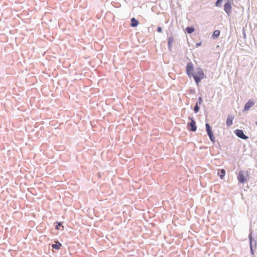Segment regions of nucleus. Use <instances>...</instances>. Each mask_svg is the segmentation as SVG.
<instances>
[{"instance_id":"nucleus-1","label":"nucleus","mask_w":257,"mask_h":257,"mask_svg":"<svg viewBox=\"0 0 257 257\" xmlns=\"http://www.w3.org/2000/svg\"><path fill=\"white\" fill-rule=\"evenodd\" d=\"M192 77L194 79L196 84L198 85L201 80L205 77V75L201 69L197 68Z\"/></svg>"},{"instance_id":"nucleus-2","label":"nucleus","mask_w":257,"mask_h":257,"mask_svg":"<svg viewBox=\"0 0 257 257\" xmlns=\"http://www.w3.org/2000/svg\"><path fill=\"white\" fill-rule=\"evenodd\" d=\"M249 178V173L247 171H240L238 172L237 179L241 183H244Z\"/></svg>"},{"instance_id":"nucleus-3","label":"nucleus","mask_w":257,"mask_h":257,"mask_svg":"<svg viewBox=\"0 0 257 257\" xmlns=\"http://www.w3.org/2000/svg\"><path fill=\"white\" fill-rule=\"evenodd\" d=\"M194 71L193 64L192 62H189L187 63L186 67V74L189 77H191L193 75Z\"/></svg>"},{"instance_id":"nucleus-4","label":"nucleus","mask_w":257,"mask_h":257,"mask_svg":"<svg viewBox=\"0 0 257 257\" xmlns=\"http://www.w3.org/2000/svg\"><path fill=\"white\" fill-rule=\"evenodd\" d=\"M224 10L228 16L231 13L232 3L230 0H228V1L224 4Z\"/></svg>"},{"instance_id":"nucleus-5","label":"nucleus","mask_w":257,"mask_h":257,"mask_svg":"<svg viewBox=\"0 0 257 257\" xmlns=\"http://www.w3.org/2000/svg\"><path fill=\"white\" fill-rule=\"evenodd\" d=\"M205 125H206V131H207V134L209 136L210 140L213 143L215 142V137L213 135V134L211 130L209 124L208 123H206Z\"/></svg>"},{"instance_id":"nucleus-6","label":"nucleus","mask_w":257,"mask_h":257,"mask_svg":"<svg viewBox=\"0 0 257 257\" xmlns=\"http://www.w3.org/2000/svg\"><path fill=\"white\" fill-rule=\"evenodd\" d=\"M254 104V102L253 100H248L244 105L243 108V111H246L248 110Z\"/></svg>"},{"instance_id":"nucleus-7","label":"nucleus","mask_w":257,"mask_h":257,"mask_svg":"<svg viewBox=\"0 0 257 257\" xmlns=\"http://www.w3.org/2000/svg\"><path fill=\"white\" fill-rule=\"evenodd\" d=\"M190 119L191 120V121L190 123H188V127L189 130L192 132H195L197 130L196 122L192 118Z\"/></svg>"},{"instance_id":"nucleus-8","label":"nucleus","mask_w":257,"mask_h":257,"mask_svg":"<svg viewBox=\"0 0 257 257\" xmlns=\"http://www.w3.org/2000/svg\"><path fill=\"white\" fill-rule=\"evenodd\" d=\"M235 134L238 137L241 139L246 140L248 138V137L244 134L242 130L238 129L236 130L235 131Z\"/></svg>"},{"instance_id":"nucleus-9","label":"nucleus","mask_w":257,"mask_h":257,"mask_svg":"<svg viewBox=\"0 0 257 257\" xmlns=\"http://www.w3.org/2000/svg\"><path fill=\"white\" fill-rule=\"evenodd\" d=\"M234 119V117L231 115H229L226 119V125L228 126H230L232 124L233 120Z\"/></svg>"},{"instance_id":"nucleus-10","label":"nucleus","mask_w":257,"mask_h":257,"mask_svg":"<svg viewBox=\"0 0 257 257\" xmlns=\"http://www.w3.org/2000/svg\"><path fill=\"white\" fill-rule=\"evenodd\" d=\"M139 24V22L135 18H133L131 19V26L133 27H137Z\"/></svg>"},{"instance_id":"nucleus-11","label":"nucleus","mask_w":257,"mask_h":257,"mask_svg":"<svg viewBox=\"0 0 257 257\" xmlns=\"http://www.w3.org/2000/svg\"><path fill=\"white\" fill-rule=\"evenodd\" d=\"M217 175L219 176L220 179H223L225 175V170L223 169L220 170V172H218Z\"/></svg>"},{"instance_id":"nucleus-12","label":"nucleus","mask_w":257,"mask_h":257,"mask_svg":"<svg viewBox=\"0 0 257 257\" xmlns=\"http://www.w3.org/2000/svg\"><path fill=\"white\" fill-rule=\"evenodd\" d=\"M52 246L54 248H55V249H59L62 246V244L60 242H59L58 241H57L56 242V244H53L52 245Z\"/></svg>"},{"instance_id":"nucleus-13","label":"nucleus","mask_w":257,"mask_h":257,"mask_svg":"<svg viewBox=\"0 0 257 257\" xmlns=\"http://www.w3.org/2000/svg\"><path fill=\"white\" fill-rule=\"evenodd\" d=\"M220 35V31L219 30H215L212 36L213 38H217Z\"/></svg>"},{"instance_id":"nucleus-14","label":"nucleus","mask_w":257,"mask_h":257,"mask_svg":"<svg viewBox=\"0 0 257 257\" xmlns=\"http://www.w3.org/2000/svg\"><path fill=\"white\" fill-rule=\"evenodd\" d=\"M187 31L189 34H191L194 31V29L191 27H187L186 28Z\"/></svg>"},{"instance_id":"nucleus-15","label":"nucleus","mask_w":257,"mask_h":257,"mask_svg":"<svg viewBox=\"0 0 257 257\" xmlns=\"http://www.w3.org/2000/svg\"><path fill=\"white\" fill-rule=\"evenodd\" d=\"M199 110V107L198 103H196V104L194 107V112L195 113H197V112H198Z\"/></svg>"},{"instance_id":"nucleus-16","label":"nucleus","mask_w":257,"mask_h":257,"mask_svg":"<svg viewBox=\"0 0 257 257\" xmlns=\"http://www.w3.org/2000/svg\"><path fill=\"white\" fill-rule=\"evenodd\" d=\"M173 41V39L172 38H169V40H168V45H169V47L170 48H171V43Z\"/></svg>"},{"instance_id":"nucleus-17","label":"nucleus","mask_w":257,"mask_h":257,"mask_svg":"<svg viewBox=\"0 0 257 257\" xmlns=\"http://www.w3.org/2000/svg\"><path fill=\"white\" fill-rule=\"evenodd\" d=\"M222 2V0H217L215 3V6L216 7H218L219 6V4Z\"/></svg>"},{"instance_id":"nucleus-18","label":"nucleus","mask_w":257,"mask_h":257,"mask_svg":"<svg viewBox=\"0 0 257 257\" xmlns=\"http://www.w3.org/2000/svg\"><path fill=\"white\" fill-rule=\"evenodd\" d=\"M202 101L203 100L202 98L201 97H199L198 98V101L197 103H198V105H200L202 103Z\"/></svg>"},{"instance_id":"nucleus-19","label":"nucleus","mask_w":257,"mask_h":257,"mask_svg":"<svg viewBox=\"0 0 257 257\" xmlns=\"http://www.w3.org/2000/svg\"><path fill=\"white\" fill-rule=\"evenodd\" d=\"M61 225V222H58L57 223V224L56 225V229H59V226H60Z\"/></svg>"},{"instance_id":"nucleus-20","label":"nucleus","mask_w":257,"mask_h":257,"mask_svg":"<svg viewBox=\"0 0 257 257\" xmlns=\"http://www.w3.org/2000/svg\"><path fill=\"white\" fill-rule=\"evenodd\" d=\"M157 31H158V32H159V33H161V32H162V28H161V27H158V29H157Z\"/></svg>"},{"instance_id":"nucleus-21","label":"nucleus","mask_w":257,"mask_h":257,"mask_svg":"<svg viewBox=\"0 0 257 257\" xmlns=\"http://www.w3.org/2000/svg\"><path fill=\"white\" fill-rule=\"evenodd\" d=\"M201 42L196 44V46L197 47L201 46Z\"/></svg>"},{"instance_id":"nucleus-22","label":"nucleus","mask_w":257,"mask_h":257,"mask_svg":"<svg viewBox=\"0 0 257 257\" xmlns=\"http://www.w3.org/2000/svg\"><path fill=\"white\" fill-rule=\"evenodd\" d=\"M256 124H257V122H256Z\"/></svg>"}]
</instances>
